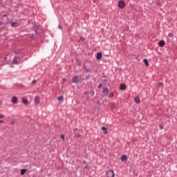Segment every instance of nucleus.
I'll use <instances>...</instances> for the list:
<instances>
[{
  "label": "nucleus",
  "instance_id": "27",
  "mask_svg": "<svg viewBox=\"0 0 177 177\" xmlns=\"http://www.w3.org/2000/svg\"><path fill=\"white\" fill-rule=\"evenodd\" d=\"M80 39H82V41H85V39H84V37H81Z\"/></svg>",
  "mask_w": 177,
  "mask_h": 177
},
{
  "label": "nucleus",
  "instance_id": "18",
  "mask_svg": "<svg viewBox=\"0 0 177 177\" xmlns=\"http://www.w3.org/2000/svg\"><path fill=\"white\" fill-rule=\"evenodd\" d=\"M103 92H104V93H109V88H104Z\"/></svg>",
  "mask_w": 177,
  "mask_h": 177
},
{
  "label": "nucleus",
  "instance_id": "14",
  "mask_svg": "<svg viewBox=\"0 0 177 177\" xmlns=\"http://www.w3.org/2000/svg\"><path fill=\"white\" fill-rule=\"evenodd\" d=\"M143 62H144L145 66H146L147 67H149V61L147 60V59H143Z\"/></svg>",
  "mask_w": 177,
  "mask_h": 177
},
{
  "label": "nucleus",
  "instance_id": "30",
  "mask_svg": "<svg viewBox=\"0 0 177 177\" xmlns=\"http://www.w3.org/2000/svg\"><path fill=\"white\" fill-rule=\"evenodd\" d=\"M163 128H164V127H163L162 126H160V129H163Z\"/></svg>",
  "mask_w": 177,
  "mask_h": 177
},
{
  "label": "nucleus",
  "instance_id": "7",
  "mask_svg": "<svg viewBox=\"0 0 177 177\" xmlns=\"http://www.w3.org/2000/svg\"><path fill=\"white\" fill-rule=\"evenodd\" d=\"M19 57H15V59L12 61V64H17V63H19Z\"/></svg>",
  "mask_w": 177,
  "mask_h": 177
},
{
  "label": "nucleus",
  "instance_id": "19",
  "mask_svg": "<svg viewBox=\"0 0 177 177\" xmlns=\"http://www.w3.org/2000/svg\"><path fill=\"white\" fill-rule=\"evenodd\" d=\"M102 131H104V133H107V128L102 127Z\"/></svg>",
  "mask_w": 177,
  "mask_h": 177
},
{
  "label": "nucleus",
  "instance_id": "11",
  "mask_svg": "<svg viewBox=\"0 0 177 177\" xmlns=\"http://www.w3.org/2000/svg\"><path fill=\"white\" fill-rule=\"evenodd\" d=\"M158 45L161 47L164 46L165 45V41H164L163 40H160L159 42H158Z\"/></svg>",
  "mask_w": 177,
  "mask_h": 177
},
{
  "label": "nucleus",
  "instance_id": "3",
  "mask_svg": "<svg viewBox=\"0 0 177 177\" xmlns=\"http://www.w3.org/2000/svg\"><path fill=\"white\" fill-rule=\"evenodd\" d=\"M106 176L107 177H114V171L113 170H109L106 172Z\"/></svg>",
  "mask_w": 177,
  "mask_h": 177
},
{
  "label": "nucleus",
  "instance_id": "31",
  "mask_svg": "<svg viewBox=\"0 0 177 177\" xmlns=\"http://www.w3.org/2000/svg\"><path fill=\"white\" fill-rule=\"evenodd\" d=\"M3 24V23H2L1 21H0V26H2Z\"/></svg>",
  "mask_w": 177,
  "mask_h": 177
},
{
  "label": "nucleus",
  "instance_id": "34",
  "mask_svg": "<svg viewBox=\"0 0 177 177\" xmlns=\"http://www.w3.org/2000/svg\"><path fill=\"white\" fill-rule=\"evenodd\" d=\"M85 168H86V166L85 167Z\"/></svg>",
  "mask_w": 177,
  "mask_h": 177
},
{
  "label": "nucleus",
  "instance_id": "6",
  "mask_svg": "<svg viewBox=\"0 0 177 177\" xmlns=\"http://www.w3.org/2000/svg\"><path fill=\"white\" fill-rule=\"evenodd\" d=\"M35 32L36 34H41V29H39V26H37V25L35 26Z\"/></svg>",
  "mask_w": 177,
  "mask_h": 177
},
{
  "label": "nucleus",
  "instance_id": "10",
  "mask_svg": "<svg viewBox=\"0 0 177 177\" xmlns=\"http://www.w3.org/2000/svg\"><path fill=\"white\" fill-rule=\"evenodd\" d=\"M39 96H37L35 98V104H39Z\"/></svg>",
  "mask_w": 177,
  "mask_h": 177
},
{
  "label": "nucleus",
  "instance_id": "4",
  "mask_svg": "<svg viewBox=\"0 0 177 177\" xmlns=\"http://www.w3.org/2000/svg\"><path fill=\"white\" fill-rule=\"evenodd\" d=\"M120 160L122 162H124V161L127 162V161L128 160V156L127 155H122L120 158Z\"/></svg>",
  "mask_w": 177,
  "mask_h": 177
},
{
  "label": "nucleus",
  "instance_id": "21",
  "mask_svg": "<svg viewBox=\"0 0 177 177\" xmlns=\"http://www.w3.org/2000/svg\"><path fill=\"white\" fill-rule=\"evenodd\" d=\"M84 73L86 74H88V73H89V70H88L87 68H84Z\"/></svg>",
  "mask_w": 177,
  "mask_h": 177
},
{
  "label": "nucleus",
  "instance_id": "1",
  "mask_svg": "<svg viewBox=\"0 0 177 177\" xmlns=\"http://www.w3.org/2000/svg\"><path fill=\"white\" fill-rule=\"evenodd\" d=\"M72 82H73V84H81V82H82V77L81 76H74L72 78Z\"/></svg>",
  "mask_w": 177,
  "mask_h": 177
},
{
  "label": "nucleus",
  "instance_id": "25",
  "mask_svg": "<svg viewBox=\"0 0 177 177\" xmlns=\"http://www.w3.org/2000/svg\"><path fill=\"white\" fill-rule=\"evenodd\" d=\"M110 97H113V96H114V93H111L110 95H109Z\"/></svg>",
  "mask_w": 177,
  "mask_h": 177
},
{
  "label": "nucleus",
  "instance_id": "8",
  "mask_svg": "<svg viewBox=\"0 0 177 177\" xmlns=\"http://www.w3.org/2000/svg\"><path fill=\"white\" fill-rule=\"evenodd\" d=\"M12 103H13L14 104H16V103H17V97L14 96L12 97Z\"/></svg>",
  "mask_w": 177,
  "mask_h": 177
},
{
  "label": "nucleus",
  "instance_id": "20",
  "mask_svg": "<svg viewBox=\"0 0 177 177\" xmlns=\"http://www.w3.org/2000/svg\"><path fill=\"white\" fill-rule=\"evenodd\" d=\"M164 86V84L162 83V82H159L158 84V88H161V86Z\"/></svg>",
  "mask_w": 177,
  "mask_h": 177
},
{
  "label": "nucleus",
  "instance_id": "22",
  "mask_svg": "<svg viewBox=\"0 0 177 177\" xmlns=\"http://www.w3.org/2000/svg\"><path fill=\"white\" fill-rule=\"evenodd\" d=\"M57 100H59L60 102V100H63V96L59 97L57 98Z\"/></svg>",
  "mask_w": 177,
  "mask_h": 177
},
{
  "label": "nucleus",
  "instance_id": "2",
  "mask_svg": "<svg viewBox=\"0 0 177 177\" xmlns=\"http://www.w3.org/2000/svg\"><path fill=\"white\" fill-rule=\"evenodd\" d=\"M125 6V1L124 0H120L118 1V8H120V9H124Z\"/></svg>",
  "mask_w": 177,
  "mask_h": 177
},
{
  "label": "nucleus",
  "instance_id": "24",
  "mask_svg": "<svg viewBox=\"0 0 177 177\" xmlns=\"http://www.w3.org/2000/svg\"><path fill=\"white\" fill-rule=\"evenodd\" d=\"M112 109H115V104H111Z\"/></svg>",
  "mask_w": 177,
  "mask_h": 177
},
{
  "label": "nucleus",
  "instance_id": "5",
  "mask_svg": "<svg viewBox=\"0 0 177 177\" xmlns=\"http://www.w3.org/2000/svg\"><path fill=\"white\" fill-rule=\"evenodd\" d=\"M21 102L23 104H25V105L28 104V100L26 97H22Z\"/></svg>",
  "mask_w": 177,
  "mask_h": 177
},
{
  "label": "nucleus",
  "instance_id": "17",
  "mask_svg": "<svg viewBox=\"0 0 177 177\" xmlns=\"http://www.w3.org/2000/svg\"><path fill=\"white\" fill-rule=\"evenodd\" d=\"M11 27H17V22H12Z\"/></svg>",
  "mask_w": 177,
  "mask_h": 177
},
{
  "label": "nucleus",
  "instance_id": "15",
  "mask_svg": "<svg viewBox=\"0 0 177 177\" xmlns=\"http://www.w3.org/2000/svg\"><path fill=\"white\" fill-rule=\"evenodd\" d=\"M134 100L136 103H138V104L140 103V98H139V97H134Z\"/></svg>",
  "mask_w": 177,
  "mask_h": 177
},
{
  "label": "nucleus",
  "instance_id": "16",
  "mask_svg": "<svg viewBox=\"0 0 177 177\" xmlns=\"http://www.w3.org/2000/svg\"><path fill=\"white\" fill-rule=\"evenodd\" d=\"M102 53H98L97 55V60H100V59H102Z\"/></svg>",
  "mask_w": 177,
  "mask_h": 177
},
{
  "label": "nucleus",
  "instance_id": "23",
  "mask_svg": "<svg viewBox=\"0 0 177 177\" xmlns=\"http://www.w3.org/2000/svg\"><path fill=\"white\" fill-rule=\"evenodd\" d=\"M61 139H62V140H64H64H65V136H64V135H62V136H61Z\"/></svg>",
  "mask_w": 177,
  "mask_h": 177
},
{
  "label": "nucleus",
  "instance_id": "28",
  "mask_svg": "<svg viewBox=\"0 0 177 177\" xmlns=\"http://www.w3.org/2000/svg\"><path fill=\"white\" fill-rule=\"evenodd\" d=\"M37 82V80H33L32 84H35Z\"/></svg>",
  "mask_w": 177,
  "mask_h": 177
},
{
  "label": "nucleus",
  "instance_id": "9",
  "mask_svg": "<svg viewBox=\"0 0 177 177\" xmlns=\"http://www.w3.org/2000/svg\"><path fill=\"white\" fill-rule=\"evenodd\" d=\"M3 118H5V115H3V113H0V124H3Z\"/></svg>",
  "mask_w": 177,
  "mask_h": 177
},
{
  "label": "nucleus",
  "instance_id": "13",
  "mask_svg": "<svg viewBox=\"0 0 177 177\" xmlns=\"http://www.w3.org/2000/svg\"><path fill=\"white\" fill-rule=\"evenodd\" d=\"M27 171H28L27 169H21V172H20L21 175V176L24 175V174H26V172H27Z\"/></svg>",
  "mask_w": 177,
  "mask_h": 177
},
{
  "label": "nucleus",
  "instance_id": "26",
  "mask_svg": "<svg viewBox=\"0 0 177 177\" xmlns=\"http://www.w3.org/2000/svg\"><path fill=\"white\" fill-rule=\"evenodd\" d=\"M102 88V84H100L98 85V88Z\"/></svg>",
  "mask_w": 177,
  "mask_h": 177
},
{
  "label": "nucleus",
  "instance_id": "33",
  "mask_svg": "<svg viewBox=\"0 0 177 177\" xmlns=\"http://www.w3.org/2000/svg\"><path fill=\"white\" fill-rule=\"evenodd\" d=\"M63 81H64V82H66V79H64Z\"/></svg>",
  "mask_w": 177,
  "mask_h": 177
},
{
  "label": "nucleus",
  "instance_id": "12",
  "mask_svg": "<svg viewBox=\"0 0 177 177\" xmlns=\"http://www.w3.org/2000/svg\"><path fill=\"white\" fill-rule=\"evenodd\" d=\"M120 89L122 91H125V89H127V85H125L124 84H120Z\"/></svg>",
  "mask_w": 177,
  "mask_h": 177
},
{
  "label": "nucleus",
  "instance_id": "29",
  "mask_svg": "<svg viewBox=\"0 0 177 177\" xmlns=\"http://www.w3.org/2000/svg\"><path fill=\"white\" fill-rule=\"evenodd\" d=\"M86 80H89V76H86Z\"/></svg>",
  "mask_w": 177,
  "mask_h": 177
},
{
  "label": "nucleus",
  "instance_id": "32",
  "mask_svg": "<svg viewBox=\"0 0 177 177\" xmlns=\"http://www.w3.org/2000/svg\"><path fill=\"white\" fill-rule=\"evenodd\" d=\"M59 28H62V26L59 25Z\"/></svg>",
  "mask_w": 177,
  "mask_h": 177
}]
</instances>
